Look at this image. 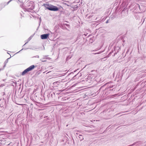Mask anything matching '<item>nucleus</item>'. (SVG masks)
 <instances>
[{"mask_svg":"<svg viewBox=\"0 0 146 146\" xmlns=\"http://www.w3.org/2000/svg\"><path fill=\"white\" fill-rule=\"evenodd\" d=\"M9 144H10V145L11 144V145H12V143H9Z\"/></svg>","mask_w":146,"mask_h":146,"instance_id":"nucleus-20","label":"nucleus"},{"mask_svg":"<svg viewBox=\"0 0 146 146\" xmlns=\"http://www.w3.org/2000/svg\"><path fill=\"white\" fill-rule=\"evenodd\" d=\"M49 33L42 35L40 36L41 38L42 39H45L47 38L49 35Z\"/></svg>","mask_w":146,"mask_h":146,"instance_id":"nucleus-5","label":"nucleus"},{"mask_svg":"<svg viewBox=\"0 0 146 146\" xmlns=\"http://www.w3.org/2000/svg\"><path fill=\"white\" fill-rule=\"evenodd\" d=\"M65 25L67 26H69V25L68 24H66Z\"/></svg>","mask_w":146,"mask_h":146,"instance_id":"nucleus-17","label":"nucleus"},{"mask_svg":"<svg viewBox=\"0 0 146 146\" xmlns=\"http://www.w3.org/2000/svg\"><path fill=\"white\" fill-rule=\"evenodd\" d=\"M84 35H85V36H86V34H84Z\"/></svg>","mask_w":146,"mask_h":146,"instance_id":"nucleus-21","label":"nucleus"},{"mask_svg":"<svg viewBox=\"0 0 146 146\" xmlns=\"http://www.w3.org/2000/svg\"><path fill=\"white\" fill-rule=\"evenodd\" d=\"M44 6L47 9L49 10L57 11L58 10V9L56 7L52 5L49 6L47 4H44Z\"/></svg>","mask_w":146,"mask_h":146,"instance_id":"nucleus-2","label":"nucleus"},{"mask_svg":"<svg viewBox=\"0 0 146 146\" xmlns=\"http://www.w3.org/2000/svg\"><path fill=\"white\" fill-rule=\"evenodd\" d=\"M7 53L8 54H9V53L8 52H7Z\"/></svg>","mask_w":146,"mask_h":146,"instance_id":"nucleus-22","label":"nucleus"},{"mask_svg":"<svg viewBox=\"0 0 146 146\" xmlns=\"http://www.w3.org/2000/svg\"><path fill=\"white\" fill-rule=\"evenodd\" d=\"M108 23V20H107L106 21V23Z\"/></svg>","mask_w":146,"mask_h":146,"instance_id":"nucleus-18","label":"nucleus"},{"mask_svg":"<svg viewBox=\"0 0 146 146\" xmlns=\"http://www.w3.org/2000/svg\"><path fill=\"white\" fill-rule=\"evenodd\" d=\"M23 49H22V50H21L20 51H21V50H23Z\"/></svg>","mask_w":146,"mask_h":146,"instance_id":"nucleus-24","label":"nucleus"},{"mask_svg":"<svg viewBox=\"0 0 146 146\" xmlns=\"http://www.w3.org/2000/svg\"><path fill=\"white\" fill-rule=\"evenodd\" d=\"M102 52H99L97 53H95V54H100V53H101Z\"/></svg>","mask_w":146,"mask_h":146,"instance_id":"nucleus-16","label":"nucleus"},{"mask_svg":"<svg viewBox=\"0 0 146 146\" xmlns=\"http://www.w3.org/2000/svg\"><path fill=\"white\" fill-rule=\"evenodd\" d=\"M9 59V58H8L5 62L4 63V65L3 66V68H1L0 69V71L3 70V68L5 67L6 64L8 62V60Z\"/></svg>","mask_w":146,"mask_h":146,"instance_id":"nucleus-9","label":"nucleus"},{"mask_svg":"<svg viewBox=\"0 0 146 146\" xmlns=\"http://www.w3.org/2000/svg\"><path fill=\"white\" fill-rule=\"evenodd\" d=\"M35 67V66L34 65H32L29 67V68H27L22 73V75H24L25 74H26L27 72L31 71Z\"/></svg>","mask_w":146,"mask_h":146,"instance_id":"nucleus-4","label":"nucleus"},{"mask_svg":"<svg viewBox=\"0 0 146 146\" xmlns=\"http://www.w3.org/2000/svg\"><path fill=\"white\" fill-rule=\"evenodd\" d=\"M79 137L81 141L82 140H83L84 139L83 136L81 135H79Z\"/></svg>","mask_w":146,"mask_h":146,"instance_id":"nucleus-12","label":"nucleus"},{"mask_svg":"<svg viewBox=\"0 0 146 146\" xmlns=\"http://www.w3.org/2000/svg\"><path fill=\"white\" fill-rule=\"evenodd\" d=\"M95 76L94 74L89 75L87 78V82L89 83H92L95 78Z\"/></svg>","mask_w":146,"mask_h":146,"instance_id":"nucleus-3","label":"nucleus"},{"mask_svg":"<svg viewBox=\"0 0 146 146\" xmlns=\"http://www.w3.org/2000/svg\"><path fill=\"white\" fill-rule=\"evenodd\" d=\"M60 82H58V81L55 82L53 83V84L54 85L56 86V85H59L60 84Z\"/></svg>","mask_w":146,"mask_h":146,"instance_id":"nucleus-11","label":"nucleus"},{"mask_svg":"<svg viewBox=\"0 0 146 146\" xmlns=\"http://www.w3.org/2000/svg\"><path fill=\"white\" fill-rule=\"evenodd\" d=\"M35 7V5L33 1H28L27 2L23 9L25 11L31 12L34 9Z\"/></svg>","mask_w":146,"mask_h":146,"instance_id":"nucleus-1","label":"nucleus"},{"mask_svg":"<svg viewBox=\"0 0 146 146\" xmlns=\"http://www.w3.org/2000/svg\"><path fill=\"white\" fill-rule=\"evenodd\" d=\"M47 56H48L47 55L43 56V57L41 59H40V60H41L42 62H44L46 61V59L50 60V58L48 57Z\"/></svg>","mask_w":146,"mask_h":146,"instance_id":"nucleus-6","label":"nucleus"},{"mask_svg":"<svg viewBox=\"0 0 146 146\" xmlns=\"http://www.w3.org/2000/svg\"><path fill=\"white\" fill-rule=\"evenodd\" d=\"M31 38H32L31 37H29L28 39V41L26 42L25 44L24 45H25L31 39Z\"/></svg>","mask_w":146,"mask_h":146,"instance_id":"nucleus-13","label":"nucleus"},{"mask_svg":"<svg viewBox=\"0 0 146 146\" xmlns=\"http://www.w3.org/2000/svg\"><path fill=\"white\" fill-rule=\"evenodd\" d=\"M120 49V48L118 46L115 47L114 48V51H115L114 55L117 54V52H118Z\"/></svg>","mask_w":146,"mask_h":146,"instance_id":"nucleus-7","label":"nucleus"},{"mask_svg":"<svg viewBox=\"0 0 146 146\" xmlns=\"http://www.w3.org/2000/svg\"><path fill=\"white\" fill-rule=\"evenodd\" d=\"M11 0H10V2ZM23 0H18V1L21 3H22L23 2Z\"/></svg>","mask_w":146,"mask_h":146,"instance_id":"nucleus-14","label":"nucleus"},{"mask_svg":"<svg viewBox=\"0 0 146 146\" xmlns=\"http://www.w3.org/2000/svg\"><path fill=\"white\" fill-rule=\"evenodd\" d=\"M11 57V56L9 57V58H10Z\"/></svg>","mask_w":146,"mask_h":146,"instance_id":"nucleus-25","label":"nucleus"},{"mask_svg":"<svg viewBox=\"0 0 146 146\" xmlns=\"http://www.w3.org/2000/svg\"><path fill=\"white\" fill-rule=\"evenodd\" d=\"M9 3V1L6 3H2L0 5V10L3 8L5 7V5H7Z\"/></svg>","mask_w":146,"mask_h":146,"instance_id":"nucleus-8","label":"nucleus"},{"mask_svg":"<svg viewBox=\"0 0 146 146\" xmlns=\"http://www.w3.org/2000/svg\"><path fill=\"white\" fill-rule=\"evenodd\" d=\"M13 146H15V145H13Z\"/></svg>","mask_w":146,"mask_h":146,"instance_id":"nucleus-23","label":"nucleus"},{"mask_svg":"<svg viewBox=\"0 0 146 146\" xmlns=\"http://www.w3.org/2000/svg\"><path fill=\"white\" fill-rule=\"evenodd\" d=\"M36 57H37L38 58H39V56L38 55H37V56H36Z\"/></svg>","mask_w":146,"mask_h":146,"instance_id":"nucleus-19","label":"nucleus"},{"mask_svg":"<svg viewBox=\"0 0 146 146\" xmlns=\"http://www.w3.org/2000/svg\"><path fill=\"white\" fill-rule=\"evenodd\" d=\"M113 87V85H108V88H112Z\"/></svg>","mask_w":146,"mask_h":146,"instance_id":"nucleus-15","label":"nucleus"},{"mask_svg":"<svg viewBox=\"0 0 146 146\" xmlns=\"http://www.w3.org/2000/svg\"><path fill=\"white\" fill-rule=\"evenodd\" d=\"M127 5L128 4L127 3H125L124 1H123V2L122 4V5L123 6H124V10L125 9V7L127 6Z\"/></svg>","mask_w":146,"mask_h":146,"instance_id":"nucleus-10","label":"nucleus"}]
</instances>
